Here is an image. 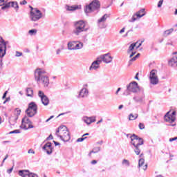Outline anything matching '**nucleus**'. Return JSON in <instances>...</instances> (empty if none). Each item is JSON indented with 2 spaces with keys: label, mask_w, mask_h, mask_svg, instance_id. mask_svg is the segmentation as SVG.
<instances>
[{
  "label": "nucleus",
  "mask_w": 177,
  "mask_h": 177,
  "mask_svg": "<svg viewBox=\"0 0 177 177\" xmlns=\"http://www.w3.org/2000/svg\"><path fill=\"white\" fill-rule=\"evenodd\" d=\"M35 80L37 84L41 82L44 88L49 86V77L46 75V71H45V69L37 68L35 71Z\"/></svg>",
  "instance_id": "f257e3e1"
},
{
  "label": "nucleus",
  "mask_w": 177,
  "mask_h": 177,
  "mask_svg": "<svg viewBox=\"0 0 177 177\" xmlns=\"http://www.w3.org/2000/svg\"><path fill=\"white\" fill-rule=\"evenodd\" d=\"M55 135L63 142H68L71 139L70 131H68V129L66 126H60L57 129Z\"/></svg>",
  "instance_id": "f03ea898"
},
{
  "label": "nucleus",
  "mask_w": 177,
  "mask_h": 177,
  "mask_svg": "<svg viewBox=\"0 0 177 177\" xmlns=\"http://www.w3.org/2000/svg\"><path fill=\"white\" fill-rule=\"evenodd\" d=\"M74 27L75 29L73 30V34H75V35H80L81 32L88 31V28H86V24L82 20L74 22Z\"/></svg>",
  "instance_id": "7ed1b4c3"
},
{
  "label": "nucleus",
  "mask_w": 177,
  "mask_h": 177,
  "mask_svg": "<svg viewBox=\"0 0 177 177\" xmlns=\"http://www.w3.org/2000/svg\"><path fill=\"white\" fill-rule=\"evenodd\" d=\"M100 8V1L98 0H93L89 5L85 6L84 12L86 15H88L92 13V12H95V10H99Z\"/></svg>",
  "instance_id": "20e7f679"
},
{
  "label": "nucleus",
  "mask_w": 177,
  "mask_h": 177,
  "mask_svg": "<svg viewBox=\"0 0 177 177\" xmlns=\"http://www.w3.org/2000/svg\"><path fill=\"white\" fill-rule=\"evenodd\" d=\"M37 111L38 106L35 102H31L28 104V109L26 110L25 113H26L28 117L32 118L37 114Z\"/></svg>",
  "instance_id": "39448f33"
},
{
  "label": "nucleus",
  "mask_w": 177,
  "mask_h": 177,
  "mask_svg": "<svg viewBox=\"0 0 177 177\" xmlns=\"http://www.w3.org/2000/svg\"><path fill=\"white\" fill-rule=\"evenodd\" d=\"M42 17H44V14H42V12L39 10H37L30 15L31 21H38L39 20H41Z\"/></svg>",
  "instance_id": "423d86ee"
},
{
  "label": "nucleus",
  "mask_w": 177,
  "mask_h": 177,
  "mask_svg": "<svg viewBox=\"0 0 177 177\" xmlns=\"http://www.w3.org/2000/svg\"><path fill=\"white\" fill-rule=\"evenodd\" d=\"M149 81L152 85L158 84V76H157V70L153 69L149 74Z\"/></svg>",
  "instance_id": "0eeeda50"
},
{
  "label": "nucleus",
  "mask_w": 177,
  "mask_h": 177,
  "mask_svg": "<svg viewBox=\"0 0 177 177\" xmlns=\"http://www.w3.org/2000/svg\"><path fill=\"white\" fill-rule=\"evenodd\" d=\"M9 8H13L15 12H19V3L17 1H10L7 3L4 6L1 7L2 10H6V9H9Z\"/></svg>",
  "instance_id": "6e6552de"
},
{
  "label": "nucleus",
  "mask_w": 177,
  "mask_h": 177,
  "mask_svg": "<svg viewBox=\"0 0 177 177\" xmlns=\"http://www.w3.org/2000/svg\"><path fill=\"white\" fill-rule=\"evenodd\" d=\"M127 86L133 93H138V92L140 91V87H139V84L136 82H131Z\"/></svg>",
  "instance_id": "1a4fd4ad"
},
{
  "label": "nucleus",
  "mask_w": 177,
  "mask_h": 177,
  "mask_svg": "<svg viewBox=\"0 0 177 177\" xmlns=\"http://www.w3.org/2000/svg\"><path fill=\"white\" fill-rule=\"evenodd\" d=\"M38 96L39 97H40L41 102L42 104H44V106H48L49 104V98L48 97V96H46V95H45L44 91H39Z\"/></svg>",
  "instance_id": "9d476101"
},
{
  "label": "nucleus",
  "mask_w": 177,
  "mask_h": 177,
  "mask_svg": "<svg viewBox=\"0 0 177 177\" xmlns=\"http://www.w3.org/2000/svg\"><path fill=\"white\" fill-rule=\"evenodd\" d=\"M110 17V15L108 14L104 15L100 19L97 20V26L99 28H106V20Z\"/></svg>",
  "instance_id": "9b49d317"
},
{
  "label": "nucleus",
  "mask_w": 177,
  "mask_h": 177,
  "mask_svg": "<svg viewBox=\"0 0 177 177\" xmlns=\"http://www.w3.org/2000/svg\"><path fill=\"white\" fill-rule=\"evenodd\" d=\"M146 13H145V8H142L138 12H137L135 15H133L131 19L129 21L130 23H133L134 21H136L138 19H140L145 16Z\"/></svg>",
  "instance_id": "f8f14e48"
},
{
  "label": "nucleus",
  "mask_w": 177,
  "mask_h": 177,
  "mask_svg": "<svg viewBox=\"0 0 177 177\" xmlns=\"http://www.w3.org/2000/svg\"><path fill=\"white\" fill-rule=\"evenodd\" d=\"M98 58L101 60V63L104 62V63H106V64L113 62V57L110 56V53L100 55Z\"/></svg>",
  "instance_id": "ddd939ff"
},
{
  "label": "nucleus",
  "mask_w": 177,
  "mask_h": 177,
  "mask_svg": "<svg viewBox=\"0 0 177 177\" xmlns=\"http://www.w3.org/2000/svg\"><path fill=\"white\" fill-rule=\"evenodd\" d=\"M130 139H131V145H132L133 146V142H134V145H138V143H141L142 142V145L143 143H145L143 138H140L139 136H136V134L131 135L130 136Z\"/></svg>",
  "instance_id": "4468645a"
},
{
  "label": "nucleus",
  "mask_w": 177,
  "mask_h": 177,
  "mask_svg": "<svg viewBox=\"0 0 177 177\" xmlns=\"http://www.w3.org/2000/svg\"><path fill=\"white\" fill-rule=\"evenodd\" d=\"M101 63H102V61L100 59L99 57H97L96 60H95L91 63V65L89 67V71H92V70H97L100 68Z\"/></svg>",
  "instance_id": "2eb2a0df"
},
{
  "label": "nucleus",
  "mask_w": 177,
  "mask_h": 177,
  "mask_svg": "<svg viewBox=\"0 0 177 177\" xmlns=\"http://www.w3.org/2000/svg\"><path fill=\"white\" fill-rule=\"evenodd\" d=\"M43 150H45L46 151L47 154L50 155L53 153V147H52V142H48L46 143L43 147Z\"/></svg>",
  "instance_id": "dca6fc26"
},
{
  "label": "nucleus",
  "mask_w": 177,
  "mask_h": 177,
  "mask_svg": "<svg viewBox=\"0 0 177 177\" xmlns=\"http://www.w3.org/2000/svg\"><path fill=\"white\" fill-rule=\"evenodd\" d=\"M6 55V45H0V63L3 64V58Z\"/></svg>",
  "instance_id": "f3484780"
},
{
  "label": "nucleus",
  "mask_w": 177,
  "mask_h": 177,
  "mask_svg": "<svg viewBox=\"0 0 177 177\" xmlns=\"http://www.w3.org/2000/svg\"><path fill=\"white\" fill-rule=\"evenodd\" d=\"M82 121H84V122L87 124V125H91L92 122H95L96 121V119L95 118H93V117L89 118L88 116H84L82 118Z\"/></svg>",
  "instance_id": "a211bd4d"
},
{
  "label": "nucleus",
  "mask_w": 177,
  "mask_h": 177,
  "mask_svg": "<svg viewBox=\"0 0 177 177\" xmlns=\"http://www.w3.org/2000/svg\"><path fill=\"white\" fill-rule=\"evenodd\" d=\"M88 93H89V91L86 88H83L80 90L77 97H79V98L88 97Z\"/></svg>",
  "instance_id": "6ab92c4d"
},
{
  "label": "nucleus",
  "mask_w": 177,
  "mask_h": 177,
  "mask_svg": "<svg viewBox=\"0 0 177 177\" xmlns=\"http://www.w3.org/2000/svg\"><path fill=\"white\" fill-rule=\"evenodd\" d=\"M138 168H142V169H143L144 171H146V169H147V164L145 165V159L144 158L139 159Z\"/></svg>",
  "instance_id": "aec40b11"
},
{
  "label": "nucleus",
  "mask_w": 177,
  "mask_h": 177,
  "mask_svg": "<svg viewBox=\"0 0 177 177\" xmlns=\"http://www.w3.org/2000/svg\"><path fill=\"white\" fill-rule=\"evenodd\" d=\"M165 120L167 122H170V124H172V122H175L176 118L175 116L170 115L169 111L165 115Z\"/></svg>",
  "instance_id": "412c9836"
},
{
  "label": "nucleus",
  "mask_w": 177,
  "mask_h": 177,
  "mask_svg": "<svg viewBox=\"0 0 177 177\" xmlns=\"http://www.w3.org/2000/svg\"><path fill=\"white\" fill-rule=\"evenodd\" d=\"M133 100H134L136 103H143V101L145 100V95H136L133 97Z\"/></svg>",
  "instance_id": "4be33fe9"
},
{
  "label": "nucleus",
  "mask_w": 177,
  "mask_h": 177,
  "mask_svg": "<svg viewBox=\"0 0 177 177\" xmlns=\"http://www.w3.org/2000/svg\"><path fill=\"white\" fill-rule=\"evenodd\" d=\"M132 143H133V146L134 147V153H136L137 156H139V154H140V149H139V146H142V145H143V142L141 141L140 143L135 145V142L132 141Z\"/></svg>",
  "instance_id": "5701e85b"
},
{
  "label": "nucleus",
  "mask_w": 177,
  "mask_h": 177,
  "mask_svg": "<svg viewBox=\"0 0 177 177\" xmlns=\"http://www.w3.org/2000/svg\"><path fill=\"white\" fill-rule=\"evenodd\" d=\"M142 50V48L140 47V45L136 46V45H130L129 47V49L127 50V53H131V52H133V50Z\"/></svg>",
  "instance_id": "b1692460"
},
{
  "label": "nucleus",
  "mask_w": 177,
  "mask_h": 177,
  "mask_svg": "<svg viewBox=\"0 0 177 177\" xmlns=\"http://www.w3.org/2000/svg\"><path fill=\"white\" fill-rule=\"evenodd\" d=\"M68 49L69 50H77L78 49H82L83 45H68Z\"/></svg>",
  "instance_id": "393cba45"
},
{
  "label": "nucleus",
  "mask_w": 177,
  "mask_h": 177,
  "mask_svg": "<svg viewBox=\"0 0 177 177\" xmlns=\"http://www.w3.org/2000/svg\"><path fill=\"white\" fill-rule=\"evenodd\" d=\"M17 120H19V117L11 116L10 118H9V123L10 124V125H15V124L17 122Z\"/></svg>",
  "instance_id": "a878e982"
},
{
  "label": "nucleus",
  "mask_w": 177,
  "mask_h": 177,
  "mask_svg": "<svg viewBox=\"0 0 177 177\" xmlns=\"http://www.w3.org/2000/svg\"><path fill=\"white\" fill-rule=\"evenodd\" d=\"M169 66H170L171 67H177V60L176 59H174V58H171L169 61Z\"/></svg>",
  "instance_id": "bb28decb"
},
{
  "label": "nucleus",
  "mask_w": 177,
  "mask_h": 177,
  "mask_svg": "<svg viewBox=\"0 0 177 177\" xmlns=\"http://www.w3.org/2000/svg\"><path fill=\"white\" fill-rule=\"evenodd\" d=\"M26 95L29 97H32V96L34 95V91L31 88H28L26 89Z\"/></svg>",
  "instance_id": "cd10ccee"
},
{
  "label": "nucleus",
  "mask_w": 177,
  "mask_h": 177,
  "mask_svg": "<svg viewBox=\"0 0 177 177\" xmlns=\"http://www.w3.org/2000/svg\"><path fill=\"white\" fill-rule=\"evenodd\" d=\"M172 32H174V28L168 29L163 32V37H168V35H171Z\"/></svg>",
  "instance_id": "c85d7f7f"
},
{
  "label": "nucleus",
  "mask_w": 177,
  "mask_h": 177,
  "mask_svg": "<svg viewBox=\"0 0 177 177\" xmlns=\"http://www.w3.org/2000/svg\"><path fill=\"white\" fill-rule=\"evenodd\" d=\"M67 45H84V43L80 41H71L67 43Z\"/></svg>",
  "instance_id": "c756f323"
},
{
  "label": "nucleus",
  "mask_w": 177,
  "mask_h": 177,
  "mask_svg": "<svg viewBox=\"0 0 177 177\" xmlns=\"http://www.w3.org/2000/svg\"><path fill=\"white\" fill-rule=\"evenodd\" d=\"M138 117H139V115H138V113H136L134 115L133 113H131L129 115V121H133L134 120H136V118H138Z\"/></svg>",
  "instance_id": "7c9ffc66"
},
{
  "label": "nucleus",
  "mask_w": 177,
  "mask_h": 177,
  "mask_svg": "<svg viewBox=\"0 0 177 177\" xmlns=\"http://www.w3.org/2000/svg\"><path fill=\"white\" fill-rule=\"evenodd\" d=\"M37 32H38V30L37 29H32L28 30V33L30 37H34V35H37Z\"/></svg>",
  "instance_id": "2f4dec72"
},
{
  "label": "nucleus",
  "mask_w": 177,
  "mask_h": 177,
  "mask_svg": "<svg viewBox=\"0 0 177 177\" xmlns=\"http://www.w3.org/2000/svg\"><path fill=\"white\" fill-rule=\"evenodd\" d=\"M66 9L69 12H73V10H77V9H78V7L66 6Z\"/></svg>",
  "instance_id": "473e14b6"
},
{
  "label": "nucleus",
  "mask_w": 177,
  "mask_h": 177,
  "mask_svg": "<svg viewBox=\"0 0 177 177\" xmlns=\"http://www.w3.org/2000/svg\"><path fill=\"white\" fill-rule=\"evenodd\" d=\"M131 92L132 91H131L130 88L127 86V89L124 91L123 95L124 96H129V95H131Z\"/></svg>",
  "instance_id": "72a5a7b5"
},
{
  "label": "nucleus",
  "mask_w": 177,
  "mask_h": 177,
  "mask_svg": "<svg viewBox=\"0 0 177 177\" xmlns=\"http://www.w3.org/2000/svg\"><path fill=\"white\" fill-rule=\"evenodd\" d=\"M21 122H24L25 124H31V120L27 117L25 116Z\"/></svg>",
  "instance_id": "f704fd0d"
},
{
  "label": "nucleus",
  "mask_w": 177,
  "mask_h": 177,
  "mask_svg": "<svg viewBox=\"0 0 177 177\" xmlns=\"http://www.w3.org/2000/svg\"><path fill=\"white\" fill-rule=\"evenodd\" d=\"M145 42V39L137 41L135 43H131V45H142Z\"/></svg>",
  "instance_id": "c9c22d12"
},
{
  "label": "nucleus",
  "mask_w": 177,
  "mask_h": 177,
  "mask_svg": "<svg viewBox=\"0 0 177 177\" xmlns=\"http://www.w3.org/2000/svg\"><path fill=\"white\" fill-rule=\"evenodd\" d=\"M8 45L9 44V41H5V39L2 37L0 36V45Z\"/></svg>",
  "instance_id": "e433bc0d"
},
{
  "label": "nucleus",
  "mask_w": 177,
  "mask_h": 177,
  "mask_svg": "<svg viewBox=\"0 0 177 177\" xmlns=\"http://www.w3.org/2000/svg\"><path fill=\"white\" fill-rule=\"evenodd\" d=\"M122 165H125V167H129L130 165L129 160L127 159H124L122 162Z\"/></svg>",
  "instance_id": "4c0bfd02"
},
{
  "label": "nucleus",
  "mask_w": 177,
  "mask_h": 177,
  "mask_svg": "<svg viewBox=\"0 0 177 177\" xmlns=\"http://www.w3.org/2000/svg\"><path fill=\"white\" fill-rule=\"evenodd\" d=\"M21 113V110L19 108H17L15 109V114L16 115V117H19V115H20Z\"/></svg>",
  "instance_id": "58836bf2"
},
{
  "label": "nucleus",
  "mask_w": 177,
  "mask_h": 177,
  "mask_svg": "<svg viewBox=\"0 0 177 177\" xmlns=\"http://www.w3.org/2000/svg\"><path fill=\"white\" fill-rule=\"evenodd\" d=\"M30 11V15L34 13L35 12H36V10H38V8H33L32 6H29Z\"/></svg>",
  "instance_id": "ea45409f"
},
{
  "label": "nucleus",
  "mask_w": 177,
  "mask_h": 177,
  "mask_svg": "<svg viewBox=\"0 0 177 177\" xmlns=\"http://www.w3.org/2000/svg\"><path fill=\"white\" fill-rule=\"evenodd\" d=\"M20 128H21V129H24L25 131H27V129H28V128H27V126L26 125L25 122H21Z\"/></svg>",
  "instance_id": "a19ab883"
},
{
  "label": "nucleus",
  "mask_w": 177,
  "mask_h": 177,
  "mask_svg": "<svg viewBox=\"0 0 177 177\" xmlns=\"http://www.w3.org/2000/svg\"><path fill=\"white\" fill-rule=\"evenodd\" d=\"M99 151H100V147H97L94 148V149L91 151V153H99Z\"/></svg>",
  "instance_id": "79ce46f5"
},
{
  "label": "nucleus",
  "mask_w": 177,
  "mask_h": 177,
  "mask_svg": "<svg viewBox=\"0 0 177 177\" xmlns=\"http://www.w3.org/2000/svg\"><path fill=\"white\" fill-rule=\"evenodd\" d=\"M140 56V53L137 54L135 57H133L129 60V63H131V62H135V60H136L138 57H139Z\"/></svg>",
  "instance_id": "37998d69"
},
{
  "label": "nucleus",
  "mask_w": 177,
  "mask_h": 177,
  "mask_svg": "<svg viewBox=\"0 0 177 177\" xmlns=\"http://www.w3.org/2000/svg\"><path fill=\"white\" fill-rule=\"evenodd\" d=\"M6 2H8L6 0H0V6H5L8 3Z\"/></svg>",
  "instance_id": "c03bdc74"
},
{
  "label": "nucleus",
  "mask_w": 177,
  "mask_h": 177,
  "mask_svg": "<svg viewBox=\"0 0 177 177\" xmlns=\"http://www.w3.org/2000/svg\"><path fill=\"white\" fill-rule=\"evenodd\" d=\"M164 3V0H160L158 3V8H161Z\"/></svg>",
  "instance_id": "a18cd8bd"
},
{
  "label": "nucleus",
  "mask_w": 177,
  "mask_h": 177,
  "mask_svg": "<svg viewBox=\"0 0 177 177\" xmlns=\"http://www.w3.org/2000/svg\"><path fill=\"white\" fill-rule=\"evenodd\" d=\"M88 137H82L80 138H78L77 140V142H84L85 140V139H87Z\"/></svg>",
  "instance_id": "49530a36"
},
{
  "label": "nucleus",
  "mask_w": 177,
  "mask_h": 177,
  "mask_svg": "<svg viewBox=\"0 0 177 177\" xmlns=\"http://www.w3.org/2000/svg\"><path fill=\"white\" fill-rule=\"evenodd\" d=\"M20 132H21L20 130L16 129L12 131H10L9 133H10V135H11L12 133H20Z\"/></svg>",
  "instance_id": "de8ad7c7"
},
{
  "label": "nucleus",
  "mask_w": 177,
  "mask_h": 177,
  "mask_svg": "<svg viewBox=\"0 0 177 177\" xmlns=\"http://www.w3.org/2000/svg\"><path fill=\"white\" fill-rule=\"evenodd\" d=\"M15 56L17 57H20V56H23V53L19 52V51H16V55Z\"/></svg>",
  "instance_id": "09e8293b"
},
{
  "label": "nucleus",
  "mask_w": 177,
  "mask_h": 177,
  "mask_svg": "<svg viewBox=\"0 0 177 177\" xmlns=\"http://www.w3.org/2000/svg\"><path fill=\"white\" fill-rule=\"evenodd\" d=\"M171 59H174V60H177V52L173 53V57Z\"/></svg>",
  "instance_id": "8fccbe9b"
},
{
  "label": "nucleus",
  "mask_w": 177,
  "mask_h": 177,
  "mask_svg": "<svg viewBox=\"0 0 177 177\" xmlns=\"http://www.w3.org/2000/svg\"><path fill=\"white\" fill-rule=\"evenodd\" d=\"M138 127L140 129H145V124L143 123H139Z\"/></svg>",
  "instance_id": "3c124183"
},
{
  "label": "nucleus",
  "mask_w": 177,
  "mask_h": 177,
  "mask_svg": "<svg viewBox=\"0 0 177 177\" xmlns=\"http://www.w3.org/2000/svg\"><path fill=\"white\" fill-rule=\"evenodd\" d=\"M28 154H35V151L32 149H30L28 151Z\"/></svg>",
  "instance_id": "603ef678"
},
{
  "label": "nucleus",
  "mask_w": 177,
  "mask_h": 177,
  "mask_svg": "<svg viewBox=\"0 0 177 177\" xmlns=\"http://www.w3.org/2000/svg\"><path fill=\"white\" fill-rule=\"evenodd\" d=\"M135 55H136V50L131 51V53L129 57H132L135 56Z\"/></svg>",
  "instance_id": "864d4df0"
},
{
  "label": "nucleus",
  "mask_w": 177,
  "mask_h": 177,
  "mask_svg": "<svg viewBox=\"0 0 177 177\" xmlns=\"http://www.w3.org/2000/svg\"><path fill=\"white\" fill-rule=\"evenodd\" d=\"M175 140H177V136L174 137V138H169V142H174Z\"/></svg>",
  "instance_id": "5fc2aeb1"
},
{
  "label": "nucleus",
  "mask_w": 177,
  "mask_h": 177,
  "mask_svg": "<svg viewBox=\"0 0 177 177\" xmlns=\"http://www.w3.org/2000/svg\"><path fill=\"white\" fill-rule=\"evenodd\" d=\"M52 139H53V136L50 134V136L46 138V140H52Z\"/></svg>",
  "instance_id": "6e6d98bb"
},
{
  "label": "nucleus",
  "mask_w": 177,
  "mask_h": 177,
  "mask_svg": "<svg viewBox=\"0 0 177 177\" xmlns=\"http://www.w3.org/2000/svg\"><path fill=\"white\" fill-rule=\"evenodd\" d=\"M20 5H27V1L23 0L22 1H20Z\"/></svg>",
  "instance_id": "4d7b16f0"
},
{
  "label": "nucleus",
  "mask_w": 177,
  "mask_h": 177,
  "mask_svg": "<svg viewBox=\"0 0 177 177\" xmlns=\"http://www.w3.org/2000/svg\"><path fill=\"white\" fill-rule=\"evenodd\" d=\"M6 95H8V91L4 92L2 99H6Z\"/></svg>",
  "instance_id": "13d9d810"
},
{
  "label": "nucleus",
  "mask_w": 177,
  "mask_h": 177,
  "mask_svg": "<svg viewBox=\"0 0 177 177\" xmlns=\"http://www.w3.org/2000/svg\"><path fill=\"white\" fill-rule=\"evenodd\" d=\"M12 171H13V166L10 169L7 170V173L12 174Z\"/></svg>",
  "instance_id": "bf43d9fd"
},
{
  "label": "nucleus",
  "mask_w": 177,
  "mask_h": 177,
  "mask_svg": "<svg viewBox=\"0 0 177 177\" xmlns=\"http://www.w3.org/2000/svg\"><path fill=\"white\" fill-rule=\"evenodd\" d=\"M63 50V47H62L61 48H58L57 50V55H60V52H61V50Z\"/></svg>",
  "instance_id": "052dcab7"
},
{
  "label": "nucleus",
  "mask_w": 177,
  "mask_h": 177,
  "mask_svg": "<svg viewBox=\"0 0 177 177\" xmlns=\"http://www.w3.org/2000/svg\"><path fill=\"white\" fill-rule=\"evenodd\" d=\"M91 164H92V165H95V164H97V160H92L91 162Z\"/></svg>",
  "instance_id": "680f3d73"
},
{
  "label": "nucleus",
  "mask_w": 177,
  "mask_h": 177,
  "mask_svg": "<svg viewBox=\"0 0 177 177\" xmlns=\"http://www.w3.org/2000/svg\"><path fill=\"white\" fill-rule=\"evenodd\" d=\"M53 143H54L55 146H60V143L58 142L53 140Z\"/></svg>",
  "instance_id": "e2e57ef3"
},
{
  "label": "nucleus",
  "mask_w": 177,
  "mask_h": 177,
  "mask_svg": "<svg viewBox=\"0 0 177 177\" xmlns=\"http://www.w3.org/2000/svg\"><path fill=\"white\" fill-rule=\"evenodd\" d=\"M172 115V117H175V115H176V111H174L171 115Z\"/></svg>",
  "instance_id": "0e129e2a"
},
{
  "label": "nucleus",
  "mask_w": 177,
  "mask_h": 177,
  "mask_svg": "<svg viewBox=\"0 0 177 177\" xmlns=\"http://www.w3.org/2000/svg\"><path fill=\"white\" fill-rule=\"evenodd\" d=\"M119 32L120 34H122V32H125V28H123L122 29H121Z\"/></svg>",
  "instance_id": "69168bd1"
},
{
  "label": "nucleus",
  "mask_w": 177,
  "mask_h": 177,
  "mask_svg": "<svg viewBox=\"0 0 177 177\" xmlns=\"http://www.w3.org/2000/svg\"><path fill=\"white\" fill-rule=\"evenodd\" d=\"M120 91H121V88L119 87L115 92V95H118V92H120Z\"/></svg>",
  "instance_id": "338daca9"
},
{
  "label": "nucleus",
  "mask_w": 177,
  "mask_h": 177,
  "mask_svg": "<svg viewBox=\"0 0 177 177\" xmlns=\"http://www.w3.org/2000/svg\"><path fill=\"white\" fill-rule=\"evenodd\" d=\"M31 128H34V126L32 124H28V129H30Z\"/></svg>",
  "instance_id": "774afa93"
}]
</instances>
